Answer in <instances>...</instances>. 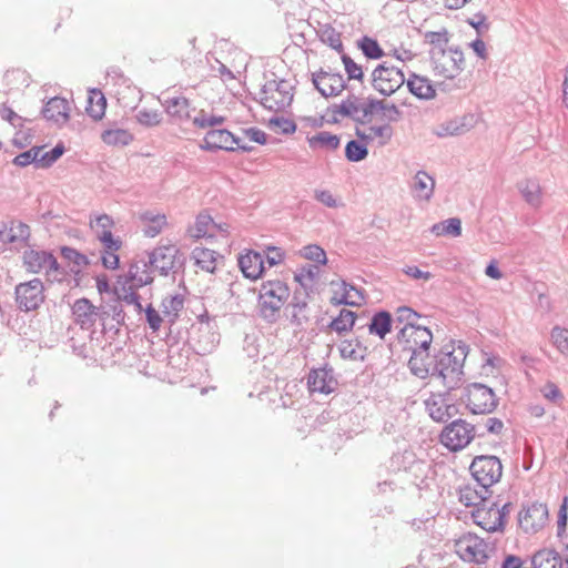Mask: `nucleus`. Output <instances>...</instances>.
Segmentation results:
<instances>
[{
	"mask_svg": "<svg viewBox=\"0 0 568 568\" xmlns=\"http://www.w3.org/2000/svg\"><path fill=\"white\" fill-rule=\"evenodd\" d=\"M466 353L459 347L458 354L455 349L443 348L435 356V364L432 376L440 379L446 393L460 387L464 377V361Z\"/></svg>",
	"mask_w": 568,
	"mask_h": 568,
	"instance_id": "f257e3e1",
	"label": "nucleus"
},
{
	"mask_svg": "<svg viewBox=\"0 0 568 568\" xmlns=\"http://www.w3.org/2000/svg\"><path fill=\"white\" fill-rule=\"evenodd\" d=\"M288 297L290 288L285 282L281 280L263 282L258 295L261 316L270 323L275 322Z\"/></svg>",
	"mask_w": 568,
	"mask_h": 568,
	"instance_id": "f03ea898",
	"label": "nucleus"
},
{
	"mask_svg": "<svg viewBox=\"0 0 568 568\" xmlns=\"http://www.w3.org/2000/svg\"><path fill=\"white\" fill-rule=\"evenodd\" d=\"M462 402L473 414H490L498 406L495 392L481 383H473L465 387Z\"/></svg>",
	"mask_w": 568,
	"mask_h": 568,
	"instance_id": "7ed1b4c3",
	"label": "nucleus"
},
{
	"mask_svg": "<svg viewBox=\"0 0 568 568\" xmlns=\"http://www.w3.org/2000/svg\"><path fill=\"white\" fill-rule=\"evenodd\" d=\"M293 87L285 80H268L260 91V102L268 110H283L293 101Z\"/></svg>",
	"mask_w": 568,
	"mask_h": 568,
	"instance_id": "20e7f679",
	"label": "nucleus"
},
{
	"mask_svg": "<svg viewBox=\"0 0 568 568\" xmlns=\"http://www.w3.org/2000/svg\"><path fill=\"white\" fill-rule=\"evenodd\" d=\"M406 79L400 68L389 64L387 61L378 64L372 72V85L383 95H392Z\"/></svg>",
	"mask_w": 568,
	"mask_h": 568,
	"instance_id": "39448f33",
	"label": "nucleus"
},
{
	"mask_svg": "<svg viewBox=\"0 0 568 568\" xmlns=\"http://www.w3.org/2000/svg\"><path fill=\"white\" fill-rule=\"evenodd\" d=\"M429 55L433 69L437 75L454 79L464 70V53L458 48H448L443 51H429Z\"/></svg>",
	"mask_w": 568,
	"mask_h": 568,
	"instance_id": "423d86ee",
	"label": "nucleus"
},
{
	"mask_svg": "<svg viewBox=\"0 0 568 568\" xmlns=\"http://www.w3.org/2000/svg\"><path fill=\"white\" fill-rule=\"evenodd\" d=\"M476 436L474 425L464 419H456L445 426L440 433V443L450 452L464 449Z\"/></svg>",
	"mask_w": 568,
	"mask_h": 568,
	"instance_id": "0eeeda50",
	"label": "nucleus"
},
{
	"mask_svg": "<svg viewBox=\"0 0 568 568\" xmlns=\"http://www.w3.org/2000/svg\"><path fill=\"white\" fill-rule=\"evenodd\" d=\"M456 554L464 561L483 564L491 551V547L483 538L475 534H465L455 542Z\"/></svg>",
	"mask_w": 568,
	"mask_h": 568,
	"instance_id": "6e6552de",
	"label": "nucleus"
},
{
	"mask_svg": "<svg viewBox=\"0 0 568 568\" xmlns=\"http://www.w3.org/2000/svg\"><path fill=\"white\" fill-rule=\"evenodd\" d=\"M469 470L475 481L490 488L503 475V465L498 457L481 455L474 458Z\"/></svg>",
	"mask_w": 568,
	"mask_h": 568,
	"instance_id": "1a4fd4ad",
	"label": "nucleus"
},
{
	"mask_svg": "<svg viewBox=\"0 0 568 568\" xmlns=\"http://www.w3.org/2000/svg\"><path fill=\"white\" fill-rule=\"evenodd\" d=\"M23 265L30 273L45 272L48 276L59 280L63 275L60 264L55 256L48 251L27 250L23 252Z\"/></svg>",
	"mask_w": 568,
	"mask_h": 568,
	"instance_id": "9d476101",
	"label": "nucleus"
},
{
	"mask_svg": "<svg viewBox=\"0 0 568 568\" xmlns=\"http://www.w3.org/2000/svg\"><path fill=\"white\" fill-rule=\"evenodd\" d=\"M16 302L21 311H36L44 302V286L40 278L20 283L14 290Z\"/></svg>",
	"mask_w": 568,
	"mask_h": 568,
	"instance_id": "9b49d317",
	"label": "nucleus"
},
{
	"mask_svg": "<svg viewBox=\"0 0 568 568\" xmlns=\"http://www.w3.org/2000/svg\"><path fill=\"white\" fill-rule=\"evenodd\" d=\"M474 523L488 532L503 531L506 523V514L499 510V506L493 503L490 507L485 504L471 513Z\"/></svg>",
	"mask_w": 568,
	"mask_h": 568,
	"instance_id": "f8f14e48",
	"label": "nucleus"
},
{
	"mask_svg": "<svg viewBox=\"0 0 568 568\" xmlns=\"http://www.w3.org/2000/svg\"><path fill=\"white\" fill-rule=\"evenodd\" d=\"M397 339L405 349L410 352L416 351L417 348L429 349L433 342V334L423 325L400 327L397 334Z\"/></svg>",
	"mask_w": 568,
	"mask_h": 568,
	"instance_id": "ddd939ff",
	"label": "nucleus"
},
{
	"mask_svg": "<svg viewBox=\"0 0 568 568\" xmlns=\"http://www.w3.org/2000/svg\"><path fill=\"white\" fill-rule=\"evenodd\" d=\"M315 89L324 98L337 97L346 88V82L341 73H333L321 69L312 74Z\"/></svg>",
	"mask_w": 568,
	"mask_h": 568,
	"instance_id": "4468645a",
	"label": "nucleus"
},
{
	"mask_svg": "<svg viewBox=\"0 0 568 568\" xmlns=\"http://www.w3.org/2000/svg\"><path fill=\"white\" fill-rule=\"evenodd\" d=\"M114 226L113 219L108 214H98L90 217V227L94 232L97 239L103 247L111 250H120L122 242L119 237H114L112 229Z\"/></svg>",
	"mask_w": 568,
	"mask_h": 568,
	"instance_id": "2eb2a0df",
	"label": "nucleus"
},
{
	"mask_svg": "<svg viewBox=\"0 0 568 568\" xmlns=\"http://www.w3.org/2000/svg\"><path fill=\"white\" fill-rule=\"evenodd\" d=\"M548 520L546 504L534 503L519 513L518 521L526 532H537Z\"/></svg>",
	"mask_w": 568,
	"mask_h": 568,
	"instance_id": "dca6fc26",
	"label": "nucleus"
},
{
	"mask_svg": "<svg viewBox=\"0 0 568 568\" xmlns=\"http://www.w3.org/2000/svg\"><path fill=\"white\" fill-rule=\"evenodd\" d=\"M338 385L332 367L313 368L307 376V387L311 393L331 394Z\"/></svg>",
	"mask_w": 568,
	"mask_h": 568,
	"instance_id": "f3484780",
	"label": "nucleus"
},
{
	"mask_svg": "<svg viewBox=\"0 0 568 568\" xmlns=\"http://www.w3.org/2000/svg\"><path fill=\"white\" fill-rule=\"evenodd\" d=\"M179 250L174 245L160 246L149 254V264L163 276L175 272Z\"/></svg>",
	"mask_w": 568,
	"mask_h": 568,
	"instance_id": "a211bd4d",
	"label": "nucleus"
},
{
	"mask_svg": "<svg viewBox=\"0 0 568 568\" xmlns=\"http://www.w3.org/2000/svg\"><path fill=\"white\" fill-rule=\"evenodd\" d=\"M74 322L82 329H91L97 322H101L100 307L94 306L88 298L77 300L72 305Z\"/></svg>",
	"mask_w": 568,
	"mask_h": 568,
	"instance_id": "6ab92c4d",
	"label": "nucleus"
},
{
	"mask_svg": "<svg viewBox=\"0 0 568 568\" xmlns=\"http://www.w3.org/2000/svg\"><path fill=\"white\" fill-rule=\"evenodd\" d=\"M425 405L430 418L437 423H447L458 412L456 405L447 403L442 394L432 395Z\"/></svg>",
	"mask_w": 568,
	"mask_h": 568,
	"instance_id": "aec40b11",
	"label": "nucleus"
},
{
	"mask_svg": "<svg viewBox=\"0 0 568 568\" xmlns=\"http://www.w3.org/2000/svg\"><path fill=\"white\" fill-rule=\"evenodd\" d=\"M160 101L173 123H183L190 120L192 109L187 98L183 95L166 97Z\"/></svg>",
	"mask_w": 568,
	"mask_h": 568,
	"instance_id": "412c9836",
	"label": "nucleus"
},
{
	"mask_svg": "<svg viewBox=\"0 0 568 568\" xmlns=\"http://www.w3.org/2000/svg\"><path fill=\"white\" fill-rule=\"evenodd\" d=\"M235 135L225 129L210 130L201 144V149L205 151L225 150L234 151Z\"/></svg>",
	"mask_w": 568,
	"mask_h": 568,
	"instance_id": "4be33fe9",
	"label": "nucleus"
},
{
	"mask_svg": "<svg viewBox=\"0 0 568 568\" xmlns=\"http://www.w3.org/2000/svg\"><path fill=\"white\" fill-rule=\"evenodd\" d=\"M237 262L243 275L250 280L260 278L265 270L263 255L253 250H247L245 253L240 254Z\"/></svg>",
	"mask_w": 568,
	"mask_h": 568,
	"instance_id": "5701e85b",
	"label": "nucleus"
},
{
	"mask_svg": "<svg viewBox=\"0 0 568 568\" xmlns=\"http://www.w3.org/2000/svg\"><path fill=\"white\" fill-rule=\"evenodd\" d=\"M491 490L485 485L466 484L459 488V501L466 507H480L490 497Z\"/></svg>",
	"mask_w": 568,
	"mask_h": 568,
	"instance_id": "b1692460",
	"label": "nucleus"
},
{
	"mask_svg": "<svg viewBox=\"0 0 568 568\" xmlns=\"http://www.w3.org/2000/svg\"><path fill=\"white\" fill-rule=\"evenodd\" d=\"M70 106L69 102L64 98L54 97L51 98L47 104L42 108V115L48 121H53L57 124H64L70 119Z\"/></svg>",
	"mask_w": 568,
	"mask_h": 568,
	"instance_id": "393cba45",
	"label": "nucleus"
},
{
	"mask_svg": "<svg viewBox=\"0 0 568 568\" xmlns=\"http://www.w3.org/2000/svg\"><path fill=\"white\" fill-rule=\"evenodd\" d=\"M343 293L337 296L335 294L331 298L332 305H348V306H359L365 302L364 292L361 288L343 281L342 282Z\"/></svg>",
	"mask_w": 568,
	"mask_h": 568,
	"instance_id": "a878e982",
	"label": "nucleus"
},
{
	"mask_svg": "<svg viewBox=\"0 0 568 568\" xmlns=\"http://www.w3.org/2000/svg\"><path fill=\"white\" fill-rule=\"evenodd\" d=\"M518 191L528 205L534 209L542 204V190L539 182L535 179H526L518 182Z\"/></svg>",
	"mask_w": 568,
	"mask_h": 568,
	"instance_id": "bb28decb",
	"label": "nucleus"
},
{
	"mask_svg": "<svg viewBox=\"0 0 568 568\" xmlns=\"http://www.w3.org/2000/svg\"><path fill=\"white\" fill-rule=\"evenodd\" d=\"M530 560L534 568H568V559L564 560L557 551L550 549L537 551Z\"/></svg>",
	"mask_w": 568,
	"mask_h": 568,
	"instance_id": "cd10ccee",
	"label": "nucleus"
},
{
	"mask_svg": "<svg viewBox=\"0 0 568 568\" xmlns=\"http://www.w3.org/2000/svg\"><path fill=\"white\" fill-rule=\"evenodd\" d=\"M307 295L300 297L297 292L294 294L293 300L290 304L291 322L295 326L303 328L310 322L311 311L306 302Z\"/></svg>",
	"mask_w": 568,
	"mask_h": 568,
	"instance_id": "c85d7f7f",
	"label": "nucleus"
},
{
	"mask_svg": "<svg viewBox=\"0 0 568 568\" xmlns=\"http://www.w3.org/2000/svg\"><path fill=\"white\" fill-rule=\"evenodd\" d=\"M393 323L394 320L389 312L378 311L372 316L371 322L367 324L368 332L384 339L385 336L390 333Z\"/></svg>",
	"mask_w": 568,
	"mask_h": 568,
	"instance_id": "c756f323",
	"label": "nucleus"
},
{
	"mask_svg": "<svg viewBox=\"0 0 568 568\" xmlns=\"http://www.w3.org/2000/svg\"><path fill=\"white\" fill-rule=\"evenodd\" d=\"M191 257L194 260L195 265L201 270L209 273H214L217 258L222 256L213 250L196 246L193 248Z\"/></svg>",
	"mask_w": 568,
	"mask_h": 568,
	"instance_id": "7c9ffc66",
	"label": "nucleus"
},
{
	"mask_svg": "<svg viewBox=\"0 0 568 568\" xmlns=\"http://www.w3.org/2000/svg\"><path fill=\"white\" fill-rule=\"evenodd\" d=\"M475 116L473 114L465 115L460 119H455L440 125L437 131L438 136L460 135L466 133L473 128Z\"/></svg>",
	"mask_w": 568,
	"mask_h": 568,
	"instance_id": "2f4dec72",
	"label": "nucleus"
},
{
	"mask_svg": "<svg viewBox=\"0 0 568 568\" xmlns=\"http://www.w3.org/2000/svg\"><path fill=\"white\" fill-rule=\"evenodd\" d=\"M405 82L409 92L418 99L428 100L435 97L433 85L429 80L424 77L412 73Z\"/></svg>",
	"mask_w": 568,
	"mask_h": 568,
	"instance_id": "473e14b6",
	"label": "nucleus"
},
{
	"mask_svg": "<svg viewBox=\"0 0 568 568\" xmlns=\"http://www.w3.org/2000/svg\"><path fill=\"white\" fill-rule=\"evenodd\" d=\"M338 349L342 358L344 359L363 362L367 356V347L364 346L358 337L342 341Z\"/></svg>",
	"mask_w": 568,
	"mask_h": 568,
	"instance_id": "72a5a7b5",
	"label": "nucleus"
},
{
	"mask_svg": "<svg viewBox=\"0 0 568 568\" xmlns=\"http://www.w3.org/2000/svg\"><path fill=\"white\" fill-rule=\"evenodd\" d=\"M434 179L430 175H428L425 171H418L415 174L412 184V190L414 192L415 197L428 201L434 193Z\"/></svg>",
	"mask_w": 568,
	"mask_h": 568,
	"instance_id": "f704fd0d",
	"label": "nucleus"
},
{
	"mask_svg": "<svg viewBox=\"0 0 568 568\" xmlns=\"http://www.w3.org/2000/svg\"><path fill=\"white\" fill-rule=\"evenodd\" d=\"M429 349L417 348L416 351H412L410 358L408 361V366L412 373L420 378H425L429 374Z\"/></svg>",
	"mask_w": 568,
	"mask_h": 568,
	"instance_id": "c9c22d12",
	"label": "nucleus"
},
{
	"mask_svg": "<svg viewBox=\"0 0 568 568\" xmlns=\"http://www.w3.org/2000/svg\"><path fill=\"white\" fill-rule=\"evenodd\" d=\"M356 318L357 315L355 312L347 308H342L338 315L329 322L327 328L336 332L339 335H343L352 331V328L355 325Z\"/></svg>",
	"mask_w": 568,
	"mask_h": 568,
	"instance_id": "e433bc0d",
	"label": "nucleus"
},
{
	"mask_svg": "<svg viewBox=\"0 0 568 568\" xmlns=\"http://www.w3.org/2000/svg\"><path fill=\"white\" fill-rule=\"evenodd\" d=\"M8 235L6 240L10 244L13 243H27L30 239L31 232L30 226L19 220L10 219L6 221Z\"/></svg>",
	"mask_w": 568,
	"mask_h": 568,
	"instance_id": "4c0bfd02",
	"label": "nucleus"
},
{
	"mask_svg": "<svg viewBox=\"0 0 568 568\" xmlns=\"http://www.w3.org/2000/svg\"><path fill=\"white\" fill-rule=\"evenodd\" d=\"M105 109L106 99L103 93L98 89L91 90L88 98V105L85 108L87 113L93 120H100L104 115Z\"/></svg>",
	"mask_w": 568,
	"mask_h": 568,
	"instance_id": "58836bf2",
	"label": "nucleus"
},
{
	"mask_svg": "<svg viewBox=\"0 0 568 568\" xmlns=\"http://www.w3.org/2000/svg\"><path fill=\"white\" fill-rule=\"evenodd\" d=\"M101 140L112 146H125L133 141V135L124 129H108L101 133Z\"/></svg>",
	"mask_w": 568,
	"mask_h": 568,
	"instance_id": "ea45409f",
	"label": "nucleus"
},
{
	"mask_svg": "<svg viewBox=\"0 0 568 568\" xmlns=\"http://www.w3.org/2000/svg\"><path fill=\"white\" fill-rule=\"evenodd\" d=\"M311 149L323 148L327 150H336L339 146L341 139L336 134L327 131H321L317 134L307 139Z\"/></svg>",
	"mask_w": 568,
	"mask_h": 568,
	"instance_id": "a19ab883",
	"label": "nucleus"
},
{
	"mask_svg": "<svg viewBox=\"0 0 568 568\" xmlns=\"http://www.w3.org/2000/svg\"><path fill=\"white\" fill-rule=\"evenodd\" d=\"M317 34L323 43L329 45L337 52L343 53L341 33L337 30H335V28H333L331 24L326 23L320 26Z\"/></svg>",
	"mask_w": 568,
	"mask_h": 568,
	"instance_id": "79ce46f5",
	"label": "nucleus"
},
{
	"mask_svg": "<svg viewBox=\"0 0 568 568\" xmlns=\"http://www.w3.org/2000/svg\"><path fill=\"white\" fill-rule=\"evenodd\" d=\"M101 323L104 326L106 321L111 318L118 325L124 323V311L120 301L115 300L112 303L100 306Z\"/></svg>",
	"mask_w": 568,
	"mask_h": 568,
	"instance_id": "37998d69",
	"label": "nucleus"
},
{
	"mask_svg": "<svg viewBox=\"0 0 568 568\" xmlns=\"http://www.w3.org/2000/svg\"><path fill=\"white\" fill-rule=\"evenodd\" d=\"M129 280L134 287H142L152 283L153 277L148 270V263L142 265L138 263L132 264L129 268Z\"/></svg>",
	"mask_w": 568,
	"mask_h": 568,
	"instance_id": "c03bdc74",
	"label": "nucleus"
},
{
	"mask_svg": "<svg viewBox=\"0 0 568 568\" xmlns=\"http://www.w3.org/2000/svg\"><path fill=\"white\" fill-rule=\"evenodd\" d=\"M184 305V298L181 295H173L163 298L162 301V312L165 317H168L169 323L173 324L178 317L179 313L182 311Z\"/></svg>",
	"mask_w": 568,
	"mask_h": 568,
	"instance_id": "a18cd8bd",
	"label": "nucleus"
},
{
	"mask_svg": "<svg viewBox=\"0 0 568 568\" xmlns=\"http://www.w3.org/2000/svg\"><path fill=\"white\" fill-rule=\"evenodd\" d=\"M142 219L146 222V225H145L143 232H144V235L148 237H154L158 234H160L163 226L166 223L165 215H160V214L154 215L151 212H145L142 215Z\"/></svg>",
	"mask_w": 568,
	"mask_h": 568,
	"instance_id": "49530a36",
	"label": "nucleus"
},
{
	"mask_svg": "<svg viewBox=\"0 0 568 568\" xmlns=\"http://www.w3.org/2000/svg\"><path fill=\"white\" fill-rule=\"evenodd\" d=\"M214 226V222L210 215L200 214L196 217L194 226H192L189 232L191 237L202 239L205 236H212L210 230Z\"/></svg>",
	"mask_w": 568,
	"mask_h": 568,
	"instance_id": "de8ad7c7",
	"label": "nucleus"
},
{
	"mask_svg": "<svg viewBox=\"0 0 568 568\" xmlns=\"http://www.w3.org/2000/svg\"><path fill=\"white\" fill-rule=\"evenodd\" d=\"M425 42L432 45L430 51H443L447 49L449 33L446 29L428 31L424 34Z\"/></svg>",
	"mask_w": 568,
	"mask_h": 568,
	"instance_id": "09e8293b",
	"label": "nucleus"
},
{
	"mask_svg": "<svg viewBox=\"0 0 568 568\" xmlns=\"http://www.w3.org/2000/svg\"><path fill=\"white\" fill-rule=\"evenodd\" d=\"M320 268L317 265H305L302 266L297 273H295V281L301 284L304 290L312 287L315 280L318 277Z\"/></svg>",
	"mask_w": 568,
	"mask_h": 568,
	"instance_id": "8fccbe9b",
	"label": "nucleus"
},
{
	"mask_svg": "<svg viewBox=\"0 0 568 568\" xmlns=\"http://www.w3.org/2000/svg\"><path fill=\"white\" fill-rule=\"evenodd\" d=\"M358 47L362 50L363 54L368 59L377 60L385 55V52L381 48L378 42L375 39L369 38L367 36L363 37L358 41Z\"/></svg>",
	"mask_w": 568,
	"mask_h": 568,
	"instance_id": "3c124183",
	"label": "nucleus"
},
{
	"mask_svg": "<svg viewBox=\"0 0 568 568\" xmlns=\"http://www.w3.org/2000/svg\"><path fill=\"white\" fill-rule=\"evenodd\" d=\"M382 109H386V104L383 101L368 98L366 101L362 100L359 124H366L371 122L372 115Z\"/></svg>",
	"mask_w": 568,
	"mask_h": 568,
	"instance_id": "603ef678",
	"label": "nucleus"
},
{
	"mask_svg": "<svg viewBox=\"0 0 568 568\" xmlns=\"http://www.w3.org/2000/svg\"><path fill=\"white\" fill-rule=\"evenodd\" d=\"M420 318V314L415 312L413 308L408 306H400L396 310L395 313V323L404 324L403 327H414L417 324V321Z\"/></svg>",
	"mask_w": 568,
	"mask_h": 568,
	"instance_id": "864d4df0",
	"label": "nucleus"
},
{
	"mask_svg": "<svg viewBox=\"0 0 568 568\" xmlns=\"http://www.w3.org/2000/svg\"><path fill=\"white\" fill-rule=\"evenodd\" d=\"M43 148L44 146H33L30 150L18 154L12 161L13 164L21 168H24L29 164H34L36 168H39V155Z\"/></svg>",
	"mask_w": 568,
	"mask_h": 568,
	"instance_id": "5fc2aeb1",
	"label": "nucleus"
},
{
	"mask_svg": "<svg viewBox=\"0 0 568 568\" xmlns=\"http://www.w3.org/2000/svg\"><path fill=\"white\" fill-rule=\"evenodd\" d=\"M368 155V150L365 144L351 140L345 146V156L349 162H359Z\"/></svg>",
	"mask_w": 568,
	"mask_h": 568,
	"instance_id": "6e6d98bb",
	"label": "nucleus"
},
{
	"mask_svg": "<svg viewBox=\"0 0 568 568\" xmlns=\"http://www.w3.org/2000/svg\"><path fill=\"white\" fill-rule=\"evenodd\" d=\"M61 255L67 261L71 262L74 266L78 267L77 272L80 271V268L87 266L89 264V260L87 255L80 253L73 247L63 246L61 247ZM73 272H75L74 268H72Z\"/></svg>",
	"mask_w": 568,
	"mask_h": 568,
	"instance_id": "4d7b16f0",
	"label": "nucleus"
},
{
	"mask_svg": "<svg viewBox=\"0 0 568 568\" xmlns=\"http://www.w3.org/2000/svg\"><path fill=\"white\" fill-rule=\"evenodd\" d=\"M136 121L144 126L151 128L162 122V115L158 110L141 109L135 114Z\"/></svg>",
	"mask_w": 568,
	"mask_h": 568,
	"instance_id": "13d9d810",
	"label": "nucleus"
},
{
	"mask_svg": "<svg viewBox=\"0 0 568 568\" xmlns=\"http://www.w3.org/2000/svg\"><path fill=\"white\" fill-rule=\"evenodd\" d=\"M301 255L310 261H313L317 264L325 265L327 263V257L325 251L316 245V244H310L304 246L301 250Z\"/></svg>",
	"mask_w": 568,
	"mask_h": 568,
	"instance_id": "bf43d9fd",
	"label": "nucleus"
},
{
	"mask_svg": "<svg viewBox=\"0 0 568 568\" xmlns=\"http://www.w3.org/2000/svg\"><path fill=\"white\" fill-rule=\"evenodd\" d=\"M341 60L344 64L345 72L347 74L348 80H358L362 81L364 78V72L362 65L356 63L348 54L342 53Z\"/></svg>",
	"mask_w": 568,
	"mask_h": 568,
	"instance_id": "052dcab7",
	"label": "nucleus"
},
{
	"mask_svg": "<svg viewBox=\"0 0 568 568\" xmlns=\"http://www.w3.org/2000/svg\"><path fill=\"white\" fill-rule=\"evenodd\" d=\"M134 288V286L130 285L129 291L124 286H122L121 291L116 290L118 301H123L126 304H133L138 313H141L143 311V306L140 302V295Z\"/></svg>",
	"mask_w": 568,
	"mask_h": 568,
	"instance_id": "680f3d73",
	"label": "nucleus"
},
{
	"mask_svg": "<svg viewBox=\"0 0 568 568\" xmlns=\"http://www.w3.org/2000/svg\"><path fill=\"white\" fill-rule=\"evenodd\" d=\"M270 125L275 133L287 135L293 134L296 131L295 122L282 116L272 118Z\"/></svg>",
	"mask_w": 568,
	"mask_h": 568,
	"instance_id": "e2e57ef3",
	"label": "nucleus"
},
{
	"mask_svg": "<svg viewBox=\"0 0 568 568\" xmlns=\"http://www.w3.org/2000/svg\"><path fill=\"white\" fill-rule=\"evenodd\" d=\"M65 149L62 143L57 144L52 150L40 153L39 155V168L40 169H47L50 168L62 154L64 153Z\"/></svg>",
	"mask_w": 568,
	"mask_h": 568,
	"instance_id": "0e129e2a",
	"label": "nucleus"
},
{
	"mask_svg": "<svg viewBox=\"0 0 568 568\" xmlns=\"http://www.w3.org/2000/svg\"><path fill=\"white\" fill-rule=\"evenodd\" d=\"M551 339L561 353H568V329L558 326L554 327Z\"/></svg>",
	"mask_w": 568,
	"mask_h": 568,
	"instance_id": "69168bd1",
	"label": "nucleus"
},
{
	"mask_svg": "<svg viewBox=\"0 0 568 568\" xmlns=\"http://www.w3.org/2000/svg\"><path fill=\"white\" fill-rule=\"evenodd\" d=\"M145 318H146V323L149 325V327L153 331V332H158L161 327V324L163 322L161 315L159 314V312L152 306V305H149L145 310Z\"/></svg>",
	"mask_w": 568,
	"mask_h": 568,
	"instance_id": "338daca9",
	"label": "nucleus"
},
{
	"mask_svg": "<svg viewBox=\"0 0 568 568\" xmlns=\"http://www.w3.org/2000/svg\"><path fill=\"white\" fill-rule=\"evenodd\" d=\"M529 564V559H524L516 555L505 556L500 568H526Z\"/></svg>",
	"mask_w": 568,
	"mask_h": 568,
	"instance_id": "774afa93",
	"label": "nucleus"
}]
</instances>
